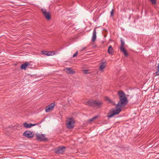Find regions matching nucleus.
Listing matches in <instances>:
<instances>
[{
  "instance_id": "obj_4",
  "label": "nucleus",
  "mask_w": 159,
  "mask_h": 159,
  "mask_svg": "<svg viewBox=\"0 0 159 159\" xmlns=\"http://www.w3.org/2000/svg\"><path fill=\"white\" fill-rule=\"evenodd\" d=\"M36 139L40 141H44L48 140L47 138L45 137V135L44 134H36Z\"/></svg>"
},
{
  "instance_id": "obj_16",
  "label": "nucleus",
  "mask_w": 159,
  "mask_h": 159,
  "mask_svg": "<svg viewBox=\"0 0 159 159\" xmlns=\"http://www.w3.org/2000/svg\"><path fill=\"white\" fill-rule=\"evenodd\" d=\"M120 51L124 53V55L125 57H127L128 56V53L125 48L120 49Z\"/></svg>"
},
{
  "instance_id": "obj_15",
  "label": "nucleus",
  "mask_w": 159,
  "mask_h": 159,
  "mask_svg": "<svg viewBox=\"0 0 159 159\" xmlns=\"http://www.w3.org/2000/svg\"><path fill=\"white\" fill-rule=\"evenodd\" d=\"M109 54H111V55L113 54V48L112 47L111 45H110L109 46L108 50H107Z\"/></svg>"
},
{
  "instance_id": "obj_6",
  "label": "nucleus",
  "mask_w": 159,
  "mask_h": 159,
  "mask_svg": "<svg viewBox=\"0 0 159 159\" xmlns=\"http://www.w3.org/2000/svg\"><path fill=\"white\" fill-rule=\"evenodd\" d=\"M66 147L62 146V147H58L55 149V152L57 154L62 153L65 151Z\"/></svg>"
},
{
  "instance_id": "obj_23",
  "label": "nucleus",
  "mask_w": 159,
  "mask_h": 159,
  "mask_svg": "<svg viewBox=\"0 0 159 159\" xmlns=\"http://www.w3.org/2000/svg\"><path fill=\"white\" fill-rule=\"evenodd\" d=\"M88 70H84V74H87L88 73Z\"/></svg>"
},
{
  "instance_id": "obj_25",
  "label": "nucleus",
  "mask_w": 159,
  "mask_h": 159,
  "mask_svg": "<svg viewBox=\"0 0 159 159\" xmlns=\"http://www.w3.org/2000/svg\"><path fill=\"white\" fill-rule=\"evenodd\" d=\"M158 91H159V89H158Z\"/></svg>"
},
{
  "instance_id": "obj_1",
  "label": "nucleus",
  "mask_w": 159,
  "mask_h": 159,
  "mask_svg": "<svg viewBox=\"0 0 159 159\" xmlns=\"http://www.w3.org/2000/svg\"><path fill=\"white\" fill-rule=\"evenodd\" d=\"M117 94L119 97V100L116 105V109L110 111L108 113L107 116L109 118L112 117L115 115L119 114L121 111L122 108L128 104V101L124 92L122 90H119L117 92ZM105 100L108 101L109 103H111L112 105H116L114 101L107 97H105Z\"/></svg>"
},
{
  "instance_id": "obj_14",
  "label": "nucleus",
  "mask_w": 159,
  "mask_h": 159,
  "mask_svg": "<svg viewBox=\"0 0 159 159\" xmlns=\"http://www.w3.org/2000/svg\"><path fill=\"white\" fill-rule=\"evenodd\" d=\"M96 28H95L93 30V35L92 37V41L93 42H94L96 39Z\"/></svg>"
},
{
  "instance_id": "obj_3",
  "label": "nucleus",
  "mask_w": 159,
  "mask_h": 159,
  "mask_svg": "<svg viewBox=\"0 0 159 159\" xmlns=\"http://www.w3.org/2000/svg\"><path fill=\"white\" fill-rule=\"evenodd\" d=\"M75 121L74 119L72 118H68L66 121L67 128L70 129H72L74 127Z\"/></svg>"
},
{
  "instance_id": "obj_22",
  "label": "nucleus",
  "mask_w": 159,
  "mask_h": 159,
  "mask_svg": "<svg viewBox=\"0 0 159 159\" xmlns=\"http://www.w3.org/2000/svg\"><path fill=\"white\" fill-rule=\"evenodd\" d=\"M87 48V47H84L82 49L80 50V51H83L86 48Z\"/></svg>"
},
{
  "instance_id": "obj_11",
  "label": "nucleus",
  "mask_w": 159,
  "mask_h": 159,
  "mask_svg": "<svg viewBox=\"0 0 159 159\" xmlns=\"http://www.w3.org/2000/svg\"><path fill=\"white\" fill-rule=\"evenodd\" d=\"M37 125V124H32L31 123L27 124L26 122H25L23 124V126L24 127L26 128H30L31 127Z\"/></svg>"
},
{
  "instance_id": "obj_13",
  "label": "nucleus",
  "mask_w": 159,
  "mask_h": 159,
  "mask_svg": "<svg viewBox=\"0 0 159 159\" xmlns=\"http://www.w3.org/2000/svg\"><path fill=\"white\" fill-rule=\"evenodd\" d=\"M42 52L43 53V54L48 56H51L52 55L55 54V53H54L52 51H42Z\"/></svg>"
},
{
  "instance_id": "obj_19",
  "label": "nucleus",
  "mask_w": 159,
  "mask_h": 159,
  "mask_svg": "<svg viewBox=\"0 0 159 159\" xmlns=\"http://www.w3.org/2000/svg\"><path fill=\"white\" fill-rule=\"evenodd\" d=\"M152 5H156L157 3L156 0H149Z\"/></svg>"
},
{
  "instance_id": "obj_7",
  "label": "nucleus",
  "mask_w": 159,
  "mask_h": 159,
  "mask_svg": "<svg viewBox=\"0 0 159 159\" xmlns=\"http://www.w3.org/2000/svg\"><path fill=\"white\" fill-rule=\"evenodd\" d=\"M23 135L28 138H30L34 137V134H33L32 132L30 131H26L23 134Z\"/></svg>"
},
{
  "instance_id": "obj_12",
  "label": "nucleus",
  "mask_w": 159,
  "mask_h": 159,
  "mask_svg": "<svg viewBox=\"0 0 159 159\" xmlns=\"http://www.w3.org/2000/svg\"><path fill=\"white\" fill-rule=\"evenodd\" d=\"M30 66V64L28 62H25L23 64L20 66V68L22 69L25 70L28 66Z\"/></svg>"
},
{
  "instance_id": "obj_5",
  "label": "nucleus",
  "mask_w": 159,
  "mask_h": 159,
  "mask_svg": "<svg viewBox=\"0 0 159 159\" xmlns=\"http://www.w3.org/2000/svg\"><path fill=\"white\" fill-rule=\"evenodd\" d=\"M41 11L43 15L45 18L48 20H50L51 19V16L49 12H47L46 9H42Z\"/></svg>"
},
{
  "instance_id": "obj_20",
  "label": "nucleus",
  "mask_w": 159,
  "mask_h": 159,
  "mask_svg": "<svg viewBox=\"0 0 159 159\" xmlns=\"http://www.w3.org/2000/svg\"><path fill=\"white\" fill-rule=\"evenodd\" d=\"M114 10L112 9L111 12V17L113 16Z\"/></svg>"
},
{
  "instance_id": "obj_24",
  "label": "nucleus",
  "mask_w": 159,
  "mask_h": 159,
  "mask_svg": "<svg viewBox=\"0 0 159 159\" xmlns=\"http://www.w3.org/2000/svg\"><path fill=\"white\" fill-rule=\"evenodd\" d=\"M31 65L30 64V66H28L27 67H28V68H31Z\"/></svg>"
},
{
  "instance_id": "obj_8",
  "label": "nucleus",
  "mask_w": 159,
  "mask_h": 159,
  "mask_svg": "<svg viewBox=\"0 0 159 159\" xmlns=\"http://www.w3.org/2000/svg\"><path fill=\"white\" fill-rule=\"evenodd\" d=\"M55 105L54 103H52L46 107L45 108V111L47 112H49L52 111Z\"/></svg>"
},
{
  "instance_id": "obj_9",
  "label": "nucleus",
  "mask_w": 159,
  "mask_h": 159,
  "mask_svg": "<svg viewBox=\"0 0 159 159\" xmlns=\"http://www.w3.org/2000/svg\"><path fill=\"white\" fill-rule=\"evenodd\" d=\"M106 66L107 63L106 61L102 62L100 64L99 70L102 72H103Z\"/></svg>"
},
{
  "instance_id": "obj_21",
  "label": "nucleus",
  "mask_w": 159,
  "mask_h": 159,
  "mask_svg": "<svg viewBox=\"0 0 159 159\" xmlns=\"http://www.w3.org/2000/svg\"><path fill=\"white\" fill-rule=\"evenodd\" d=\"M78 52L77 51L74 54V55H73V57H76L78 54Z\"/></svg>"
},
{
  "instance_id": "obj_10",
  "label": "nucleus",
  "mask_w": 159,
  "mask_h": 159,
  "mask_svg": "<svg viewBox=\"0 0 159 159\" xmlns=\"http://www.w3.org/2000/svg\"><path fill=\"white\" fill-rule=\"evenodd\" d=\"M64 70L66 71V72L68 74H73L75 73V71L73 70L72 68H66Z\"/></svg>"
},
{
  "instance_id": "obj_17",
  "label": "nucleus",
  "mask_w": 159,
  "mask_h": 159,
  "mask_svg": "<svg viewBox=\"0 0 159 159\" xmlns=\"http://www.w3.org/2000/svg\"><path fill=\"white\" fill-rule=\"evenodd\" d=\"M121 42V46L120 47V49H122L125 48L124 47L125 45V43L124 41L122 40V39H121L120 40Z\"/></svg>"
},
{
  "instance_id": "obj_2",
  "label": "nucleus",
  "mask_w": 159,
  "mask_h": 159,
  "mask_svg": "<svg viewBox=\"0 0 159 159\" xmlns=\"http://www.w3.org/2000/svg\"><path fill=\"white\" fill-rule=\"evenodd\" d=\"M102 104V102L98 100H90L86 102V105L93 107H96L98 108H101Z\"/></svg>"
},
{
  "instance_id": "obj_18",
  "label": "nucleus",
  "mask_w": 159,
  "mask_h": 159,
  "mask_svg": "<svg viewBox=\"0 0 159 159\" xmlns=\"http://www.w3.org/2000/svg\"><path fill=\"white\" fill-rule=\"evenodd\" d=\"M98 118V116H94V117H93V118L90 119L89 120V121L90 122H93V121L95 119H96L97 118Z\"/></svg>"
}]
</instances>
